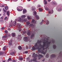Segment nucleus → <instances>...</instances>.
<instances>
[{
  "mask_svg": "<svg viewBox=\"0 0 62 62\" xmlns=\"http://www.w3.org/2000/svg\"><path fill=\"white\" fill-rule=\"evenodd\" d=\"M5 28V27H2L0 28V30H4Z\"/></svg>",
  "mask_w": 62,
  "mask_h": 62,
  "instance_id": "nucleus-32",
  "label": "nucleus"
},
{
  "mask_svg": "<svg viewBox=\"0 0 62 62\" xmlns=\"http://www.w3.org/2000/svg\"><path fill=\"white\" fill-rule=\"evenodd\" d=\"M21 17L22 19H24L26 17V15H22L21 16Z\"/></svg>",
  "mask_w": 62,
  "mask_h": 62,
  "instance_id": "nucleus-16",
  "label": "nucleus"
},
{
  "mask_svg": "<svg viewBox=\"0 0 62 62\" xmlns=\"http://www.w3.org/2000/svg\"><path fill=\"white\" fill-rule=\"evenodd\" d=\"M44 22H45V21H44L43 20H42V22H41V23H40V24H42V23Z\"/></svg>",
  "mask_w": 62,
  "mask_h": 62,
  "instance_id": "nucleus-30",
  "label": "nucleus"
},
{
  "mask_svg": "<svg viewBox=\"0 0 62 62\" xmlns=\"http://www.w3.org/2000/svg\"><path fill=\"white\" fill-rule=\"evenodd\" d=\"M51 1V0H48V1L49 2H50Z\"/></svg>",
  "mask_w": 62,
  "mask_h": 62,
  "instance_id": "nucleus-51",
  "label": "nucleus"
},
{
  "mask_svg": "<svg viewBox=\"0 0 62 62\" xmlns=\"http://www.w3.org/2000/svg\"><path fill=\"white\" fill-rule=\"evenodd\" d=\"M36 14H36L35 15H34V16H35V17L37 19V20H38L39 19V16H38L36 15Z\"/></svg>",
  "mask_w": 62,
  "mask_h": 62,
  "instance_id": "nucleus-15",
  "label": "nucleus"
},
{
  "mask_svg": "<svg viewBox=\"0 0 62 62\" xmlns=\"http://www.w3.org/2000/svg\"><path fill=\"white\" fill-rule=\"evenodd\" d=\"M0 6L1 8H4L5 7V5H3L2 4H0Z\"/></svg>",
  "mask_w": 62,
  "mask_h": 62,
  "instance_id": "nucleus-19",
  "label": "nucleus"
},
{
  "mask_svg": "<svg viewBox=\"0 0 62 62\" xmlns=\"http://www.w3.org/2000/svg\"><path fill=\"white\" fill-rule=\"evenodd\" d=\"M47 16H48V15H47Z\"/></svg>",
  "mask_w": 62,
  "mask_h": 62,
  "instance_id": "nucleus-64",
  "label": "nucleus"
},
{
  "mask_svg": "<svg viewBox=\"0 0 62 62\" xmlns=\"http://www.w3.org/2000/svg\"><path fill=\"white\" fill-rule=\"evenodd\" d=\"M27 1L29 2V1H30V0H27Z\"/></svg>",
  "mask_w": 62,
  "mask_h": 62,
  "instance_id": "nucleus-56",
  "label": "nucleus"
},
{
  "mask_svg": "<svg viewBox=\"0 0 62 62\" xmlns=\"http://www.w3.org/2000/svg\"><path fill=\"white\" fill-rule=\"evenodd\" d=\"M43 56L42 55L38 54V55L37 56V54H35V53H34L33 54L32 57H34V59L33 60V61L35 62V61H36V60H37V58H35H35H36V57H39V59L40 58V57H43Z\"/></svg>",
  "mask_w": 62,
  "mask_h": 62,
  "instance_id": "nucleus-4",
  "label": "nucleus"
},
{
  "mask_svg": "<svg viewBox=\"0 0 62 62\" xmlns=\"http://www.w3.org/2000/svg\"><path fill=\"white\" fill-rule=\"evenodd\" d=\"M55 55L54 54H52L51 56V58H53V57H55Z\"/></svg>",
  "mask_w": 62,
  "mask_h": 62,
  "instance_id": "nucleus-20",
  "label": "nucleus"
},
{
  "mask_svg": "<svg viewBox=\"0 0 62 62\" xmlns=\"http://www.w3.org/2000/svg\"><path fill=\"white\" fill-rule=\"evenodd\" d=\"M44 7L45 10H46V11H47V10H49V8H48V7H46V6H45Z\"/></svg>",
  "mask_w": 62,
  "mask_h": 62,
  "instance_id": "nucleus-17",
  "label": "nucleus"
},
{
  "mask_svg": "<svg viewBox=\"0 0 62 62\" xmlns=\"http://www.w3.org/2000/svg\"><path fill=\"white\" fill-rule=\"evenodd\" d=\"M6 14L5 13H4V14Z\"/></svg>",
  "mask_w": 62,
  "mask_h": 62,
  "instance_id": "nucleus-63",
  "label": "nucleus"
},
{
  "mask_svg": "<svg viewBox=\"0 0 62 62\" xmlns=\"http://www.w3.org/2000/svg\"><path fill=\"white\" fill-rule=\"evenodd\" d=\"M10 54H11V55H13V54H14V52H12L11 53H10Z\"/></svg>",
  "mask_w": 62,
  "mask_h": 62,
  "instance_id": "nucleus-39",
  "label": "nucleus"
},
{
  "mask_svg": "<svg viewBox=\"0 0 62 62\" xmlns=\"http://www.w3.org/2000/svg\"><path fill=\"white\" fill-rule=\"evenodd\" d=\"M27 18L28 20H29L32 19V17L31 16H27Z\"/></svg>",
  "mask_w": 62,
  "mask_h": 62,
  "instance_id": "nucleus-11",
  "label": "nucleus"
},
{
  "mask_svg": "<svg viewBox=\"0 0 62 62\" xmlns=\"http://www.w3.org/2000/svg\"><path fill=\"white\" fill-rule=\"evenodd\" d=\"M10 37V34H6L5 35L3 36L2 37V39L3 40H5L6 39H8V37Z\"/></svg>",
  "mask_w": 62,
  "mask_h": 62,
  "instance_id": "nucleus-5",
  "label": "nucleus"
},
{
  "mask_svg": "<svg viewBox=\"0 0 62 62\" xmlns=\"http://www.w3.org/2000/svg\"><path fill=\"white\" fill-rule=\"evenodd\" d=\"M13 62H16V61L15 60H14L13 61Z\"/></svg>",
  "mask_w": 62,
  "mask_h": 62,
  "instance_id": "nucleus-47",
  "label": "nucleus"
},
{
  "mask_svg": "<svg viewBox=\"0 0 62 62\" xmlns=\"http://www.w3.org/2000/svg\"><path fill=\"white\" fill-rule=\"evenodd\" d=\"M30 23L29 22H26V24H25L26 26L27 27L28 26H29L30 27H32L33 30V31H34V32H35L36 31H37V29H36V27H35V26H36L35 25L32 23L31 24L29 25Z\"/></svg>",
  "mask_w": 62,
  "mask_h": 62,
  "instance_id": "nucleus-3",
  "label": "nucleus"
},
{
  "mask_svg": "<svg viewBox=\"0 0 62 62\" xmlns=\"http://www.w3.org/2000/svg\"><path fill=\"white\" fill-rule=\"evenodd\" d=\"M1 14H0V16H1Z\"/></svg>",
  "mask_w": 62,
  "mask_h": 62,
  "instance_id": "nucleus-59",
  "label": "nucleus"
},
{
  "mask_svg": "<svg viewBox=\"0 0 62 62\" xmlns=\"http://www.w3.org/2000/svg\"><path fill=\"white\" fill-rule=\"evenodd\" d=\"M23 8L21 6H19L17 8V9L18 11H21L23 10Z\"/></svg>",
  "mask_w": 62,
  "mask_h": 62,
  "instance_id": "nucleus-7",
  "label": "nucleus"
},
{
  "mask_svg": "<svg viewBox=\"0 0 62 62\" xmlns=\"http://www.w3.org/2000/svg\"><path fill=\"white\" fill-rule=\"evenodd\" d=\"M3 62H6V61H3Z\"/></svg>",
  "mask_w": 62,
  "mask_h": 62,
  "instance_id": "nucleus-55",
  "label": "nucleus"
},
{
  "mask_svg": "<svg viewBox=\"0 0 62 62\" xmlns=\"http://www.w3.org/2000/svg\"><path fill=\"white\" fill-rule=\"evenodd\" d=\"M7 46H5L3 49V51H5L6 49H7Z\"/></svg>",
  "mask_w": 62,
  "mask_h": 62,
  "instance_id": "nucleus-18",
  "label": "nucleus"
},
{
  "mask_svg": "<svg viewBox=\"0 0 62 62\" xmlns=\"http://www.w3.org/2000/svg\"><path fill=\"white\" fill-rule=\"evenodd\" d=\"M46 24H49V21L48 20H46Z\"/></svg>",
  "mask_w": 62,
  "mask_h": 62,
  "instance_id": "nucleus-29",
  "label": "nucleus"
},
{
  "mask_svg": "<svg viewBox=\"0 0 62 62\" xmlns=\"http://www.w3.org/2000/svg\"><path fill=\"white\" fill-rule=\"evenodd\" d=\"M42 43H43L42 46L41 45V41H38L37 43H36L35 46L32 47V50L34 51L38 49V53L45 54L47 53V50L46 49L48 48L49 44L51 43V42H48L45 40L43 39Z\"/></svg>",
  "mask_w": 62,
  "mask_h": 62,
  "instance_id": "nucleus-1",
  "label": "nucleus"
},
{
  "mask_svg": "<svg viewBox=\"0 0 62 62\" xmlns=\"http://www.w3.org/2000/svg\"><path fill=\"white\" fill-rule=\"evenodd\" d=\"M37 20L34 19H33L31 21L32 23H34V24H36V22Z\"/></svg>",
  "mask_w": 62,
  "mask_h": 62,
  "instance_id": "nucleus-12",
  "label": "nucleus"
},
{
  "mask_svg": "<svg viewBox=\"0 0 62 62\" xmlns=\"http://www.w3.org/2000/svg\"><path fill=\"white\" fill-rule=\"evenodd\" d=\"M5 33H8V31H7V30L5 31Z\"/></svg>",
  "mask_w": 62,
  "mask_h": 62,
  "instance_id": "nucleus-45",
  "label": "nucleus"
},
{
  "mask_svg": "<svg viewBox=\"0 0 62 62\" xmlns=\"http://www.w3.org/2000/svg\"><path fill=\"white\" fill-rule=\"evenodd\" d=\"M12 37H14L15 36L16 34L15 33H12Z\"/></svg>",
  "mask_w": 62,
  "mask_h": 62,
  "instance_id": "nucleus-23",
  "label": "nucleus"
},
{
  "mask_svg": "<svg viewBox=\"0 0 62 62\" xmlns=\"http://www.w3.org/2000/svg\"><path fill=\"white\" fill-rule=\"evenodd\" d=\"M18 0H13L14 1V2H16V1H17Z\"/></svg>",
  "mask_w": 62,
  "mask_h": 62,
  "instance_id": "nucleus-48",
  "label": "nucleus"
},
{
  "mask_svg": "<svg viewBox=\"0 0 62 62\" xmlns=\"http://www.w3.org/2000/svg\"><path fill=\"white\" fill-rule=\"evenodd\" d=\"M35 9H36V8L34 7H32V10L33 12V14L34 15H36L37 14V12L35 11Z\"/></svg>",
  "mask_w": 62,
  "mask_h": 62,
  "instance_id": "nucleus-6",
  "label": "nucleus"
},
{
  "mask_svg": "<svg viewBox=\"0 0 62 62\" xmlns=\"http://www.w3.org/2000/svg\"><path fill=\"white\" fill-rule=\"evenodd\" d=\"M23 40L25 41H26V42H27L29 41V40L27 39V37H25L24 38Z\"/></svg>",
  "mask_w": 62,
  "mask_h": 62,
  "instance_id": "nucleus-9",
  "label": "nucleus"
},
{
  "mask_svg": "<svg viewBox=\"0 0 62 62\" xmlns=\"http://www.w3.org/2000/svg\"><path fill=\"white\" fill-rule=\"evenodd\" d=\"M5 0L6 1H8V0Z\"/></svg>",
  "mask_w": 62,
  "mask_h": 62,
  "instance_id": "nucleus-61",
  "label": "nucleus"
},
{
  "mask_svg": "<svg viewBox=\"0 0 62 62\" xmlns=\"http://www.w3.org/2000/svg\"><path fill=\"white\" fill-rule=\"evenodd\" d=\"M53 3H52V4H56V2L55 1H54L53 2Z\"/></svg>",
  "mask_w": 62,
  "mask_h": 62,
  "instance_id": "nucleus-35",
  "label": "nucleus"
},
{
  "mask_svg": "<svg viewBox=\"0 0 62 62\" xmlns=\"http://www.w3.org/2000/svg\"><path fill=\"white\" fill-rule=\"evenodd\" d=\"M53 47L54 49H55L56 48V46L55 45H53Z\"/></svg>",
  "mask_w": 62,
  "mask_h": 62,
  "instance_id": "nucleus-36",
  "label": "nucleus"
},
{
  "mask_svg": "<svg viewBox=\"0 0 62 62\" xmlns=\"http://www.w3.org/2000/svg\"><path fill=\"white\" fill-rule=\"evenodd\" d=\"M19 59L20 60H22L23 59V58H19Z\"/></svg>",
  "mask_w": 62,
  "mask_h": 62,
  "instance_id": "nucleus-38",
  "label": "nucleus"
},
{
  "mask_svg": "<svg viewBox=\"0 0 62 62\" xmlns=\"http://www.w3.org/2000/svg\"><path fill=\"white\" fill-rule=\"evenodd\" d=\"M11 22H12V21H11Z\"/></svg>",
  "mask_w": 62,
  "mask_h": 62,
  "instance_id": "nucleus-60",
  "label": "nucleus"
},
{
  "mask_svg": "<svg viewBox=\"0 0 62 62\" xmlns=\"http://www.w3.org/2000/svg\"><path fill=\"white\" fill-rule=\"evenodd\" d=\"M16 23H17L16 21H14L13 22V23H12L11 24H10L9 27H12V26H15L16 25V26L18 27V29H20L19 30V32L21 31H22V30L20 29H21V25L20 24H19L18 23H17L16 24Z\"/></svg>",
  "mask_w": 62,
  "mask_h": 62,
  "instance_id": "nucleus-2",
  "label": "nucleus"
},
{
  "mask_svg": "<svg viewBox=\"0 0 62 62\" xmlns=\"http://www.w3.org/2000/svg\"><path fill=\"white\" fill-rule=\"evenodd\" d=\"M0 43L1 44H3V42L2 41H0Z\"/></svg>",
  "mask_w": 62,
  "mask_h": 62,
  "instance_id": "nucleus-42",
  "label": "nucleus"
},
{
  "mask_svg": "<svg viewBox=\"0 0 62 62\" xmlns=\"http://www.w3.org/2000/svg\"><path fill=\"white\" fill-rule=\"evenodd\" d=\"M38 7H40V5H38Z\"/></svg>",
  "mask_w": 62,
  "mask_h": 62,
  "instance_id": "nucleus-54",
  "label": "nucleus"
},
{
  "mask_svg": "<svg viewBox=\"0 0 62 62\" xmlns=\"http://www.w3.org/2000/svg\"><path fill=\"white\" fill-rule=\"evenodd\" d=\"M11 61V59L10 58H9L8 61L7 62H9V61Z\"/></svg>",
  "mask_w": 62,
  "mask_h": 62,
  "instance_id": "nucleus-31",
  "label": "nucleus"
},
{
  "mask_svg": "<svg viewBox=\"0 0 62 62\" xmlns=\"http://www.w3.org/2000/svg\"><path fill=\"white\" fill-rule=\"evenodd\" d=\"M8 31H10V30H11V29L10 28H8Z\"/></svg>",
  "mask_w": 62,
  "mask_h": 62,
  "instance_id": "nucleus-44",
  "label": "nucleus"
},
{
  "mask_svg": "<svg viewBox=\"0 0 62 62\" xmlns=\"http://www.w3.org/2000/svg\"><path fill=\"white\" fill-rule=\"evenodd\" d=\"M61 10V8H59L58 9V11H60Z\"/></svg>",
  "mask_w": 62,
  "mask_h": 62,
  "instance_id": "nucleus-37",
  "label": "nucleus"
},
{
  "mask_svg": "<svg viewBox=\"0 0 62 62\" xmlns=\"http://www.w3.org/2000/svg\"><path fill=\"white\" fill-rule=\"evenodd\" d=\"M22 32V33H23V34H25L26 33V31H23Z\"/></svg>",
  "mask_w": 62,
  "mask_h": 62,
  "instance_id": "nucleus-40",
  "label": "nucleus"
},
{
  "mask_svg": "<svg viewBox=\"0 0 62 62\" xmlns=\"http://www.w3.org/2000/svg\"><path fill=\"white\" fill-rule=\"evenodd\" d=\"M4 8L6 10H8V6H5Z\"/></svg>",
  "mask_w": 62,
  "mask_h": 62,
  "instance_id": "nucleus-26",
  "label": "nucleus"
},
{
  "mask_svg": "<svg viewBox=\"0 0 62 62\" xmlns=\"http://www.w3.org/2000/svg\"><path fill=\"white\" fill-rule=\"evenodd\" d=\"M24 53H24V54H27L28 53V52L27 51H26Z\"/></svg>",
  "mask_w": 62,
  "mask_h": 62,
  "instance_id": "nucleus-43",
  "label": "nucleus"
},
{
  "mask_svg": "<svg viewBox=\"0 0 62 62\" xmlns=\"http://www.w3.org/2000/svg\"><path fill=\"white\" fill-rule=\"evenodd\" d=\"M18 21L20 22H23V19L21 18V17H18Z\"/></svg>",
  "mask_w": 62,
  "mask_h": 62,
  "instance_id": "nucleus-10",
  "label": "nucleus"
},
{
  "mask_svg": "<svg viewBox=\"0 0 62 62\" xmlns=\"http://www.w3.org/2000/svg\"><path fill=\"white\" fill-rule=\"evenodd\" d=\"M18 48L19 50H22V47L20 46H18Z\"/></svg>",
  "mask_w": 62,
  "mask_h": 62,
  "instance_id": "nucleus-21",
  "label": "nucleus"
},
{
  "mask_svg": "<svg viewBox=\"0 0 62 62\" xmlns=\"http://www.w3.org/2000/svg\"><path fill=\"white\" fill-rule=\"evenodd\" d=\"M8 20V18L7 17H5L4 18V20L5 21H7V20Z\"/></svg>",
  "mask_w": 62,
  "mask_h": 62,
  "instance_id": "nucleus-27",
  "label": "nucleus"
},
{
  "mask_svg": "<svg viewBox=\"0 0 62 62\" xmlns=\"http://www.w3.org/2000/svg\"><path fill=\"white\" fill-rule=\"evenodd\" d=\"M7 14L8 16H9V14H10V13H9V11H8V12H7Z\"/></svg>",
  "mask_w": 62,
  "mask_h": 62,
  "instance_id": "nucleus-24",
  "label": "nucleus"
},
{
  "mask_svg": "<svg viewBox=\"0 0 62 62\" xmlns=\"http://www.w3.org/2000/svg\"><path fill=\"white\" fill-rule=\"evenodd\" d=\"M27 12V11L25 9H23V14H25Z\"/></svg>",
  "mask_w": 62,
  "mask_h": 62,
  "instance_id": "nucleus-13",
  "label": "nucleus"
},
{
  "mask_svg": "<svg viewBox=\"0 0 62 62\" xmlns=\"http://www.w3.org/2000/svg\"><path fill=\"white\" fill-rule=\"evenodd\" d=\"M39 12H41V11H42V10H43V9L41 8H39Z\"/></svg>",
  "mask_w": 62,
  "mask_h": 62,
  "instance_id": "nucleus-22",
  "label": "nucleus"
},
{
  "mask_svg": "<svg viewBox=\"0 0 62 62\" xmlns=\"http://www.w3.org/2000/svg\"><path fill=\"white\" fill-rule=\"evenodd\" d=\"M31 32L29 31L27 33V35H28V36H30V35H31V38H32L34 36V34H31Z\"/></svg>",
  "mask_w": 62,
  "mask_h": 62,
  "instance_id": "nucleus-8",
  "label": "nucleus"
},
{
  "mask_svg": "<svg viewBox=\"0 0 62 62\" xmlns=\"http://www.w3.org/2000/svg\"><path fill=\"white\" fill-rule=\"evenodd\" d=\"M29 42H30V41H29Z\"/></svg>",
  "mask_w": 62,
  "mask_h": 62,
  "instance_id": "nucleus-62",
  "label": "nucleus"
},
{
  "mask_svg": "<svg viewBox=\"0 0 62 62\" xmlns=\"http://www.w3.org/2000/svg\"><path fill=\"white\" fill-rule=\"evenodd\" d=\"M1 19H3V16H2L0 18Z\"/></svg>",
  "mask_w": 62,
  "mask_h": 62,
  "instance_id": "nucleus-46",
  "label": "nucleus"
},
{
  "mask_svg": "<svg viewBox=\"0 0 62 62\" xmlns=\"http://www.w3.org/2000/svg\"><path fill=\"white\" fill-rule=\"evenodd\" d=\"M53 13H54V11L53 10H50L49 12V14H53Z\"/></svg>",
  "mask_w": 62,
  "mask_h": 62,
  "instance_id": "nucleus-14",
  "label": "nucleus"
},
{
  "mask_svg": "<svg viewBox=\"0 0 62 62\" xmlns=\"http://www.w3.org/2000/svg\"><path fill=\"white\" fill-rule=\"evenodd\" d=\"M3 54V52H0V55Z\"/></svg>",
  "mask_w": 62,
  "mask_h": 62,
  "instance_id": "nucleus-41",
  "label": "nucleus"
},
{
  "mask_svg": "<svg viewBox=\"0 0 62 62\" xmlns=\"http://www.w3.org/2000/svg\"><path fill=\"white\" fill-rule=\"evenodd\" d=\"M8 45L9 46H11L12 45V42H9Z\"/></svg>",
  "mask_w": 62,
  "mask_h": 62,
  "instance_id": "nucleus-33",
  "label": "nucleus"
},
{
  "mask_svg": "<svg viewBox=\"0 0 62 62\" xmlns=\"http://www.w3.org/2000/svg\"><path fill=\"white\" fill-rule=\"evenodd\" d=\"M45 60V59H44L43 60H42V61H43H43H44Z\"/></svg>",
  "mask_w": 62,
  "mask_h": 62,
  "instance_id": "nucleus-53",
  "label": "nucleus"
},
{
  "mask_svg": "<svg viewBox=\"0 0 62 62\" xmlns=\"http://www.w3.org/2000/svg\"><path fill=\"white\" fill-rule=\"evenodd\" d=\"M53 43H54V41H53V42H52Z\"/></svg>",
  "mask_w": 62,
  "mask_h": 62,
  "instance_id": "nucleus-57",
  "label": "nucleus"
},
{
  "mask_svg": "<svg viewBox=\"0 0 62 62\" xmlns=\"http://www.w3.org/2000/svg\"><path fill=\"white\" fill-rule=\"evenodd\" d=\"M12 40H10L9 42H12Z\"/></svg>",
  "mask_w": 62,
  "mask_h": 62,
  "instance_id": "nucleus-50",
  "label": "nucleus"
},
{
  "mask_svg": "<svg viewBox=\"0 0 62 62\" xmlns=\"http://www.w3.org/2000/svg\"><path fill=\"white\" fill-rule=\"evenodd\" d=\"M3 11H5V10L4 8H3Z\"/></svg>",
  "mask_w": 62,
  "mask_h": 62,
  "instance_id": "nucleus-49",
  "label": "nucleus"
},
{
  "mask_svg": "<svg viewBox=\"0 0 62 62\" xmlns=\"http://www.w3.org/2000/svg\"><path fill=\"white\" fill-rule=\"evenodd\" d=\"M46 58H48V57H49V54H46Z\"/></svg>",
  "mask_w": 62,
  "mask_h": 62,
  "instance_id": "nucleus-34",
  "label": "nucleus"
},
{
  "mask_svg": "<svg viewBox=\"0 0 62 62\" xmlns=\"http://www.w3.org/2000/svg\"><path fill=\"white\" fill-rule=\"evenodd\" d=\"M2 20H0V23H1V22H2Z\"/></svg>",
  "mask_w": 62,
  "mask_h": 62,
  "instance_id": "nucleus-52",
  "label": "nucleus"
},
{
  "mask_svg": "<svg viewBox=\"0 0 62 62\" xmlns=\"http://www.w3.org/2000/svg\"><path fill=\"white\" fill-rule=\"evenodd\" d=\"M0 11H1V9H0Z\"/></svg>",
  "mask_w": 62,
  "mask_h": 62,
  "instance_id": "nucleus-58",
  "label": "nucleus"
},
{
  "mask_svg": "<svg viewBox=\"0 0 62 62\" xmlns=\"http://www.w3.org/2000/svg\"><path fill=\"white\" fill-rule=\"evenodd\" d=\"M27 18H24L23 19V22H26V21H27Z\"/></svg>",
  "mask_w": 62,
  "mask_h": 62,
  "instance_id": "nucleus-28",
  "label": "nucleus"
},
{
  "mask_svg": "<svg viewBox=\"0 0 62 62\" xmlns=\"http://www.w3.org/2000/svg\"><path fill=\"white\" fill-rule=\"evenodd\" d=\"M44 4L45 5H46L47 4V1H46V0H44Z\"/></svg>",
  "mask_w": 62,
  "mask_h": 62,
  "instance_id": "nucleus-25",
  "label": "nucleus"
}]
</instances>
